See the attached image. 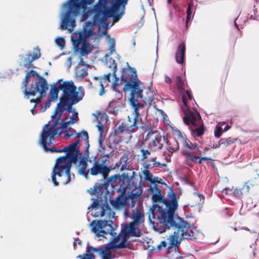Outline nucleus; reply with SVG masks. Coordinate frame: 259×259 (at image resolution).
<instances>
[{
  "instance_id": "nucleus-22",
  "label": "nucleus",
  "mask_w": 259,
  "mask_h": 259,
  "mask_svg": "<svg viewBox=\"0 0 259 259\" xmlns=\"http://www.w3.org/2000/svg\"><path fill=\"white\" fill-rule=\"evenodd\" d=\"M40 56L39 49L38 47L34 49L33 55L29 53L26 55V57L24 59L23 66L27 68L32 67V62L36 59H38Z\"/></svg>"
},
{
  "instance_id": "nucleus-26",
  "label": "nucleus",
  "mask_w": 259,
  "mask_h": 259,
  "mask_svg": "<svg viewBox=\"0 0 259 259\" xmlns=\"http://www.w3.org/2000/svg\"><path fill=\"white\" fill-rule=\"evenodd\" d=\"M142 94L143 92L140 95V97H137V100L139 103V99H140L145 104H148L151 106L153 104H155V103L153 102L154 94L150 89H149L148 91L147 92L146 96H143Z\"/></svg>"
},
{
  "instance_id": "nucleus-36",
  "label": "nucleus",
  "mask_w": 259,
  "mask_h": 259,
  "mask_svg": "<svg viewBox=\"0 0 259 259\" xmlns=\"http://www.w3.org/2000/svg\"><path fill=\"white\" fill-rule=\"evenodd\" d=\"M102 210L100 212H96L95 214L94 215V217H97L99 216L100 217H103L105 215V211L106 209H109L110 211H111V209L110 208V207L108 205V204L107 202H105L104 204H102L101 206Z\"/></svg>"
},
{
  "instance_id": "nucleus-59",
  "label": "nucleus",
  "mask_w": 259,
  "mask_h": 259,
  "mask_svg": "<svg viewBox=\"0 0 259 259\" xmlns=\"http://www.w3.org/2000/svg\"><path fill=\"white\" fill-rule=\"evenodd\" d=\"M166 242L165 241H162L161 242L160 244L157 246V248L160 249L162 247H166Z\"/></svg>"
},
{
  "instance_id": "nucleus-27",
  "label": "nucleus",
  "mask_w": 259,
  "mask_h": 259,
  "mask_svg": "<svg viewBox=\"0 0 259 259\" xmlns=\"http://www.w3.org/2000/svg\"><path fill=\"white\" fill-rule=\"evenodd\" d=\"M88 164L84 158H81L79 161V168L78 169V174L80 175L84 176L85 178H88L89 170H87Z\"/></svg>"
},
{
  "instance_id": "nucleus-24",
  "label": "nucleus",
  "mask_w": 259,
  "mask_h": 259,
  "mask_svg": "<svg viewBox=\"0 0 259 259\" xmlns=\"http://www.w3.org/2000/svg\"><path fill=\"white\" fill-rule=\"evenodd\" d=\"M186 46L184 42H182L178 47L176 53V60L179 64H183L185 58Z\"/></svg>"
},
{
  "instance_id": "nucleus-52",
  "label": "nucleus",
  "mask_w": 259,
  "mask_h": 259,
  "mask_svg": "<svg viewBox=\"0 0 259 259\" xmlns=\"http://www.w3.org/2000/svg\"><path fill=\"white\" fill-rule=\"evenodd\" d=\"M177 82L178 84V87L181 88L183 89L184 87V82L181 79V77L179 76H177Z\"/></svg>"
},
{
  "instance_id": "nucleus-8",
  "label": "nucleus",
  "mask_w": 259,
  "mask_h": 259,
  "mask_svg": "<svg viewBox=\"0 0 259 259\" xmlns=\"http://www.w3.org/2000/svg\"><path fill=\"white\" fill-rule=\"evenodd\" d=\"M91 226L93 227L92 231L98 237H104L105 234H110L113 237L116 235L115 230L117 227L112 221H93L91 223Z\"/></svg>"
},
{
  "instance_id": "nucleus-32",
  "label": "nucleus",
  "mask_w": 259,
  "mask_h": 259,
  "mask_svg": "<svg viewBox=\"0 0 259 259\" xmlns=\"http://www.w3.org/2000/svg\"><path fill=\"white\" fill-rule=\"evenodd\" d=\"M232 192L233 195L236 197H239L242 195V191L241 189H234L233 191L232 189L230 190L228 188H226L222 191L223 193H225V194H230Z\"/></svg>"
},
{
  "instance_id": "nucleus-10",
  "label": "nucleus",
  "mask_w": 259,
  "mask_h": 259,
  "mask_svg": "<svg viewBox=\"0 0 259 259\" xmlns=\"http://www.w3.org/2000/svg\"><path fill=\"white\" fill-rule=\"evenodd\" d=\"M58 86H53L50 91L51 101H54L58 98L59 90L63 91V94L60 99H63L68 96L72 91L76 90V87L72 81H63L62 79H59L57 81Z\"/></svg>"
},
{
  "instance_id": "nucleus-44",
  "label": "nucleus",
  "mask_w": 259,
  "mask_h": 259,
  "mask_svg": "<svg viewBox=\"0 0 259 259\" xmlns=\"http://www.w3.org/2000/svg\"><path fill=\"white\" fill-rule=\"evenodd\" d=\"M254 185H256V183L254 184L252 183L251 181H248L247 182L245 183V185L242 187V191L245 192H248L250 189L253 187Z\"/></svg>"
},
{
  "instance_id": "nucleus-39",
  "label": "nucleus",
  "mask_w": 259,
  "mask_h": 259,
  "mask_svg": "<svg viewBox=\"0 0 259 259\" xmlns=\"http://www.w3.org/2000/svg\"><path fill=\"white\" fill-rule=\"evenodd\" d=\"M127 158V157H122L120 158L119 162H117L114 164L113 168L118 167L121 164L122 166L120 168V170L122 171L125 169L124 164H126Z\"/></svg>"
},
{
  "instance_id": "nucleus-9",
  "label": "nucleus",
  "mask_w": 259,
  "mask_h": 259,
  "mask_svg": "<svg viewBox=\"0 0 259 259\" xmlns=\"http://www.w3.org/2000/svg\"><path fill=\"white\" fill-rule=\"evenodd\" d=\"M59 117V114H57L55 118L57 119L53 123L51 124V122L53 120L50 121L45 125L41 132L46 133L48 136H50V141L54 139L55 136L57 135L60 136L68 128V125L66 123L65 121L61 119V118Z\"/></svg>"
},
{
  "instance_id": "nucleus-25",
  "label": "nucleus",
  "mask_w": 259,
  "mask_h": 259,
  "mask_svg": "<svg viewBox=\"0 0 259 259\" xmlns=\"http://www.w3.org/2000/svg\"><path fill=\"white\" fill-rule=\"evenodd\" d=\"M178 137L184 147H187L189 150L192 151L194 150H198V145L196 144L192 143L189 140L185 137H184L180 131H179Z\"/></svg>"
},
{
  "instance_id": "nucleus-1",
  "label": "nucleus",
  "mask_w": 259,
  "mask_h": 259,
  "mask_svg": "<svg viewBox=\"0 0 259 259\" xmlns=\"http://www.w3.org/2000/svg\"><path fill=\"white\" fill-rule=\"evenodd\" d=\"M94 0H68L64 4V8L66 11L62 15L61 22L59 29L71 31L75 26V17L79 14L81 9H83L82 19L86 20L89 16L94 14L93 19L95 25L104 24L108 17L115 15H119L120 10L114 11L113 1L99 0L94 8H88L87 5H91Z\"/></svg>"
},
{
  "instance_id": "nucleus-51",
  "label": "nucleus",
  "mask_w": 259,
  "mask_h": 259,
  "mask_svg": "<svg viewBox=\"0 0 259 259\" xmlns=\"http://www.w3.org/2000/svg\"><path fill=\"white\" fill-rule=\"evenodd\" d=\"M105 137H99L98 139L99 142V151L102 152L104 150V147L103 146V142L105 139Z\"/></svg>"
},
{
  "instance_id": "nucleus-57",
  "label": "nucleus",
  "mask_w": 259,
  "mask_h": 259,
  "mask_svg": "<svg viewBox=\"0 0 259 259\" xmlns=\"http://www.w3.org/2000/svg\"><path fill=\"white\" fill-rule=\"evenodd\" d=\"M65 122L67 125L69 124H74L77 122V119L76 118L70 117V120L65 121Z\"/></svg>"
},
{
  "instance_id": "nucleus-47",
  "label": "nucleus",
  "mask_w": 259,
  "mask_h": 259,
  "mask_svg": "<svg viewBox=\"0 0 259 259\" xmlns=\"http://www.w3.org/2000/svg\"><path fill=\"white\" fill-rule=\"evenodd\" d=\"M96 126L100 133L99 137H105V134H104V127L103 124L101 122H98V123Z\"/></svg>"
},
{
  "instance_id": "nucleus-30",
  "label": "nucleus",
  "mask_w": 259,
  "mask_h": 259,
  "mask_svg": "<svg viewBox=\"0 0 259 259\" xmlns=\"http://www.w3.org/2000/svg\"><path fill=\"white\" fill-rule=\"evenodd\" d=\"M92 49L93 47L89 43L84 41L80 48V54L82 56L88 55L91 52Z\"/></svg>"
},
{
  "instance_id": "nucleus-18",
  "label": "nucleus",
  "mask_w": 259,
  "mask_h": 259,
  "mask_svg": "<svg viewBox=\"0 0 259 259\" xmlns=\"http://www.w3.org/2000/svg\"><path fill=\"white\" fill-rule=\"evenodd\" d=\"M137 225L135 223H126L123 229L120 233H122L124 239H126L129 237H140L142 235L141 231L138 228Z\"/></svg>"
},
{
  "instance_id": "nucleus-21",
  "label": "nucleus",
  "mask_w": 259,
  "mask_h": 259,
  "mask_svg": "<svg viewBox=\"0 0 259 259\" xmlns=\"http://www.w3.org/2000/svg\"><path fill=\"white\" fill-rule=\"evenodd\" d=\"M182 155L185 157L186 164L190 166L192 164V163H197L201 164L202 163V159L201 157L195 155L194 152H191L190 150H182L181 151Z\"/></svg>"
},
{
  "instance_id": "nucleus-62",
  "label": "nucleus",
  "mask_w": 259,
  "mask_h": 259,
  "mask_svg": "<svg viewBox=\"0 0 259 259\" xmlns=\"http://www.w3.org/2000/svg\"><path fill=\"white\" fill-rule=\"evenodd\" d=\"M161 179L160 178H159L158 177H155L152 180V183H161L160 181H161Z\"/></svg>"
},
{
  "instance_id": "nucleus-42",
  "label": "nucleus",
  "mask_w": 259,
  "mask_h": 259,
  "mask_svg": "<svg viewBox=\"0 0 259 259\" xmlns=\"http://www.w3.org/2000/svg\"><path fill=\"white\" fill-rule=\"evenodd\" d=\"M187 228L190 229L189 233L190 234L194 235V239H196L197 236V234L198 233V231L197 230L196 227H195L193 225H190L188 223V225H187Z\"/></svg>"
},
{
  "instance_id": "nucleus-31",
  "label": "nucleus",
  "mask_w": 259,
  "mask_h": 259,
  "mask_svg": "<svg viewBox=\"0 0 259 259\" xmlns=\"http://www.w3.org/2000/svg\"><path fill=\"white\" fill-rule=\"evenodd\" d=\"M84 35L87 37L92 35L93 33V24L91 22H86L83 27Z\"/></svg>"
},
{
  "instance_id": "nucleus-58",
  "label": "nucleus",
  "mask_w": 259,
  "mask_h": 259,
  "mask_svg": "<svg viewBox=\"0 0 259 259\" xmlns=\"http://www.w3.org/2000/svg\"><path fill=\"white\" fill-rule=\"evenodd\" d=\"M169 150H170V151L172 153L175 152L177 151H178L179 149V146L178 142H176L175 148L169 147Z\"/></svg>"
},
{
  "instance_id": "nucleus-63",
  "label": "nucleus",
  "mask_w": 259,
  "mask_h": 259,
  "mask_svg": "<svg viewBox=\"0 0 259 259\" xmlns=\"http://www.w3.org/2000/svg\"><path fill=\"white\" fill-rule=\"evenodd\" d=\"M73 114L71 117H73L74 118H76L77 121L79 119L78 116V112L76 111H75L73 109Z\"/></svg>"
},
{
  "instance_id": "nucleus-54",
  "label": "nucleus",
  "mask_w": 259,
  "mask_h": 259,
  "mask_svg": "<svg viewBox=\"0 0 259 259\" xmlns=\"http://www.w3.org/2000/svg\"><path fill=\"white\" fill-rule=\"evenodd\" d=\"M99 205V201L98 199H95L92 203V204L88 207V209H90L91 208H96Z\"/></svg>"
},
{
  "instance_id": "nucleus-5",
  "label": "nucleus",
  "mask_w": 259,
  "mask_h": 259,
  "mask_svg": "<svg viewBox=\"0 0 259 259\" xmlns=\"http://www.w3.org/2000/svg\"><path fill=\"white\" fill-rule=\"evenodd\" d=\"M167 196L170 200H167L166 199L165 208L157 204H154L150 208L151 214H149V220L153 225H156V223H161L179 217L178 214L175 213L178 204L177 194L174 192L172 188H169Z\"/></svg>"
},
{
  "instance_id": "nucleus-40",
  "label": "nucleus",
  "mask_w": 259,
  "mask_h": 259,
  "mask_svg": "<svg viewBox=\"0 0 259 259\" xmlns=\"http://www.w3.org/2000/svg\"><path fill=\"white\" fill-rule=\"evenodd\" d=\"M192 4L190 3L188 5V7L187 9V17H186V26L188 27V23L191 20L192 18V11H191V8H192Z\"/></svg>"
},
{
  "instance_id": "nucleus-43",
  "label": "nucleus",
  "mask_w": 259,
  "mask_h": 259,
  "mask_svg": "<svg viewBox=\"0 0 259 259\" xmlns=\"http://www.w3.org/2000/svg\"><path fill=\"white\" fill-rule=\"evenodd\" d=\"M109 43L110 44L109 49V54L111 55L113 53H115V42L114 39L113 38H110L109 39Z\"/></svg>"
},
{
  "instance_id": "nucleus-61",
  "label": "nucleus",
  "mask_w": 259,
  "mask_h": 259,
  "mask_svg": "<svg viewBox=\"0 0 259 259\" xmlns=\"http://www.w3.org/2000/svg\"><path fill=\"white\" fill-rule=\"evenodd\" d=\"M165 82L167 84H170L171 83V79L168 76L165 75Z\"/></svg>"
},
{
  "instance_id": "nucleus-60",
  "label": "nucleus",
  "mask_w": 259,
  "mask_h": 259,
  "mask_svg": "<svg viewBox=\"0 0 259 259\" xmlns=\"http://www.w3.org/2000/svg\"><path fill=\"white\" fill-rule=\"evenodd\" d=\"M211 146V148H213V149H217V148H219L221 147V144H220V141H219L218 143H215V142H213L212 143V145Z\"/></svg>"
},
{
  "instance_id": "nucleus-17",
  "label": "nucleus",
  "mask_w": 259,
  "mask_h": 259,
  "mask_svg": "<svg viewBox=\"0 0 259 259\" xmlns=\"http://www.w3.org/2000/svg\"><path fill=\"white\" fill-rule=\"evenodd\" d=\"M105 60L107 61V65L108 67L111 69V72L114 78V80L112 84V88L114 91H116V88L119 85V78L116 76V71L117 69L116 64L115 61L112 58L109 57L108 55L106 54L105 56ZM111 72L108 73L107 74L104 75V79L105 81L110 82V76Z\"/></svg>"
},
{
  "instance_id": "nucleus-3",
  "label": "nucleus",
  "mask_w": 259,
  "mask_h": 259,
  "mask_svg": "<svg viewBox=\"0 0 259 259\" xmlns=\"http://www.w3.org/2000/svg\"><path fill=\"white\" fill-rule=\"evenodd\" d=\"M22 84L24 88L23 94L26 99H29L30 96L34 97L38 94L39 96L36 99L30 100L31 103H35L36 105L40 103L41 99L46 97L49 89L46 79L33 70L27 71Z\"/></svg>"
},
{
  "instance_id": "nucleus-48",
  "label": "nucleus",
  "mask_w": 259,
  "mask_h": 259,
  "mask_svg": "<svg viewBox=\"0 0 259 259\" xmlns=\"http://www.w3.org/2000/svg\"><path fill=\"white\" fill-rule=\"evenodd\" d=\"M77 74L80 77H84L85 76L88 75V68L85 67L78 70L77 71Z\"/></svg>"
},
{
  "instance_id": "nucleus-7",
  "label": "nucleus",
  "mask_w": 259,
  "mask_h": 259,
  "mask_svg": "<svg viewBox=\"0 0 259 259\" xmlns=\"http://www.w3.org/2000/svg\"><path fill=\"white\" fill-rule=\"evenodd\" d=\"M81 89V87H79L77 91L74 90L64 98L60 99V102L57 104L55 112L51 116L52 120L55 119L57 114H59V118H61L65 110H67L69 113L73 112L72 105L81 101L84 96Z\"/></svg>"
},
{
  "instance_id": "nucleus-38",
  "label": "nucleus",
  "mask_w": 259,
  "mask_h": 259,
  "mask_svg": "<svg viewBox=\"0 0 259 259\" xmlns=\"http://www.w3.org/2000/svg\"><path fill=\"white\" fill-rule=\"evenodd\" d=\"M204 132V126L201 125L192 130V134L193 136L200 137L203 135Z\"/></svg>"
},
{
  "instance_id": "nucleus-46",
  "label": "nucleus",
  "mask_w": 259,
  "mask_h": 259,
  "mask_svg": "<svg viewBox=\"0 0 259 259\" xmlns=\"http://www.w3.org/2000/svg\"><path fill=\"white\" fill-rule=\"evenodd\" d=\"M56 43L57 45L61 48H63L65 44V39L61 37H58L55 39Z\"/></svg>"
},
{
  "instance_id": "nucleus-56",
  "label": "nucleus",
  "mask_w": 259,
  "mask_h": 259,
  "mask_svg": "<svg viewBox=\"0 0 259 259\" xmlns=\"http://www.w3.org/2000/svg\"><path fill=\"white\" fill-rule=\"evenodd\" d=\"M130 199L131 200V203L130 204L131 207L133 208V207H134L135 204H136L137 201L138 200V198H134H134H133L132 196H130Z\"/></svg>"
},
{
  "instance_id": "nucleus-41",
  "label": "nucleus",
  "mask_w": 259,
  "mask_h": 259,
  "mask_svg": "<svg viewBox=\"0 0 259 259\" xmlns=\"http://www.w3.org/2000/svg\"><path fill=\"white\" fill-rule=\"evenodd\" d=\"M142 190L141 188L136 187L134 190H132L130 196H132L133 198H138L139 196L142 193Z\"/></svg>"
},
{
  "instance_id": "nucleus-23",
  "label": "nucleus",
  "mask_w": 259,
  "mask_h": 259,
  "mask_svg": "<svg viewBox=\"0 0 259 259\" xmlns=\"http://www.w3.org/2000/svg\"><path fill=\"white\" fill-rule=\"evenodd\" d=\"M124 214L126 218H129L132 219L133 221L132 223H135L136 225H138L140 223L143 222L144 214L137 209L133 210L132 215L127 210L125 209Z\"/></svg>"
},
{
  "instance_id": "nucleus-49",
  "label": "nucleus",
  "mask_w": 259,
  "mask_h": 259,
  "mask_svg": "<svg viewBox=\"0 0 259 259\" xmlns=\"http://www.w3.org/2000/svg\"><path fill=\"white\" fill-rule=\"evenodd\" d=\"M52 101H51L50 99L46 101L44 103V105H42L40 108V112H44L47 110V108H49L51 106V102Z\"/></svg>"
},
{
  "instance_id": "nucleus-6",
  "label": "nucleus",
  "mask_w": 259,
  "mask_h": 259,
  "mask_svg": "<svg viewBox=\"0 0 259 259\" xmlns=\"http://www.w3.org/2000/svg\"><path fill=\"white\" fill-rule=\"evenodd\" d=\"M127 65L128 68L122 69L121 75V81L125 82L123 91L126 92L127 90H131L130 98L140 97L143 92L140 86L141 82L138 78L136 69L130 66L128 63Z\"/></svg>"
},
{
  "instance_id": "nucleus-16",
  "label": "nucleus",
  "mask_w": 259,
  "mask_h": 259,
  "mask_svg": "<svg viewBox=\"0 0 259 259\" xmlns=\"http://www.w3.org/2000/svg\"><path fill=\"white\" fill-rule=\"evenodd\" d=\"M129 101L130 102V105L134 109V111L133 114L134 115V122L133 124L130 126L131 129L134 130L135 132V129L138 128L139 125L142 122V118L140 117L139 110L144 107V104H141L139 103L137 100V98H130Z\"/></svg>"
},
{
  "instance_id": "nucleus-19",
  "label": "nucleus",
  "mask_w": 259,
  "mask_h": 259,
  "mask_svg": "<svg viewBox=\"0 0 259 259\" xmlns=\"http://www.w3.org/2000/svg\"><path fill=\"white\" fill-rule=\"evenodd\" d=\"M128 0H114L113 1V5L114 11H118L119 9L120 12L119 15H115L113 16L114 22L119 21L124 14L125 6L127 5Z\"/></svg>"
},
{
  "instance_id": "nucleus-13",
  "label": "nucleus",
  "mask_w": 259,
  "mask_h": 259,
  "mask_svg": "<svg viewBox=\"0 0 259 259\" xmlns=\"http://www.w3.org/2000/svg\"><path fill=\"white\" fill-rule=\"evenodd\" d=\"M184 107L182 108L184 114L183 117L184 122L187 125L191 124L193 126H197L201 119L200 114L198 112H194L191 111L187 106V100L183 96L182 98Z\"/></svg>"
},
{
  "instance_id": "nucleus-33",
  "label": "nucleus",
  "mask_w": 259,
  "mask_h": 259,
  "mask_svg": "<svg viewBox=\"0 0 259 259\" xmlns=\"http://www.w3.org/2000/svg\"><path fill=\"white\" fill-rule=\"evenodd\" d=\"M151 166L150 164H147L145 166V169L143 171V174H144L145 176V179L146 180L150 182L151 183L152 182L153 180V175L150 173V172L148 170V168Z\"/></svg>"
},
{
  "instance_id": "nucleus-4",
  "label": "nucleus",
  "mask_w": 259,
  "mask_h": 259,
  "mask_svg": "<svg viewBox=\"0 0 259 259\" xmlns=\"http://www.w3.org/2000/svg\"><path fill=\"white\" fill-rule=\"evenodd\" d=\"M187 225L188 223L184 221L180 217H176L174 219H170L161 223H156L154 226L155 230L160 233L165 232L170 228L177 229L174 234L169 237V244L171 246H174L175 248L178 247L181 241L184 239H194V235L190 234L187 230Z\"/></svg>"
},
{
  "instance_id": "nucleus-35",
  "label": "nucleus",
  "mask_w": 259,
  "mask_h": 259,
  "mask_svg": "<svg viewBox=\"0 0 259 259\" xmlns=\"http://www.w3.org/2000/svg\"><path fill=\"white\" fill-rule=\"evenodd\" d=\"M221 147L224 148L230 145L234 142V140L232 138H222L220 141Z\"/></svg>"
},
{
  "instance_id": "nucleus-34",
  "label": "nucleus",
  "mask_w": 259,
  "mask_h": 259,
  "mask_svg": "<svg viewBox=\"0 0 259 259\" xmlns=\"http://www.w3.org/2000/svg\"><path fill=\"white\" fill-rule=\"evenodd\" d=\"M152 199L154 202H161L165 205L166 198L161 194V193L153 194Z\"/></svg>"
},
{
  "instance_id": "nucleus-37",
  "label": "nucleus",
  "mask_w": 259,
  "mask_h": 259,
  "mask_svg": "<svg viewBox=\"0 0 259 259\" xmlns=\"http://www.w3.org/2000/svg\"><path fill=\"white\" fill-rule=\"evenodd\" d=\"M76 136L79 138L80 137H81V136H83V137H85V141H86V143H87V146L85 147V151L86 152H88L89 148V147H90L88 133L86 131H82L81 132V133H79L77 134Z\"/></svg>"
},
{
  "instance_id": "nucleus-15",
  "label": "nucleus",
  "mask_w": 259,
  "mask_h": 259,
  "mask_svg": "<svg viewBox=\"0 0 259 259\" xmlns=\"http://www.w3.org/2000/svg\"><path fill=\"white\" fill-rule=\"evenodd\" d=\"M96 159V156L95 157L93 165L89 170L90 173L92 176H97L100 174L102 176L103 178L105 179L108 176L111 170L110 168L105 164L107 159L106 158L103 159L101 162H100Z\"/></svg>"
},
{
  "instance_id": "nucleus-14",
  "label": "nucleus",
  "mask_w": 259,
  "mask_h": 259,
  "mask_svg": "<svg viewBox=\"0 0 259 259\" xmlns=\"http://www.w3.org/2000/svg\"><path fill=\"white\" fill-rule=\"evenodd\" d=\"M166 140L164 137L158 134L157 132L150 130L147 133L144 141H149L148 148L153 151L161 149L163 147L162 141Z\"/></svg>"
},
{
  "instance_id": "nucleus-45",
  "label": "nucleus",
  "mask_w": 259,
  "mask_h": 259,
  "mask_svg": "<svg viewBox=\"0 0 259 259\" xmlns=\"http://www.w3.org/2000/svg\"><path fill=\"white\" fill-rule=\"evenodd\" d=\"M140 152L142 153V160H144L148 158V157L151 154L149 150L144 149L143 148L140 149Z\"/></svg>"
},
{
  "instance_id": "nucleus-55",
  "label": "nucleus",
  "mask_w": 259,
  "mask_h": 259,
  "mask_svg": "<svg viewBox=\"0 0 259 259\" xmlns=\"http://www.w3.org/2000/svg\"><path fill=\"white\" fill-rule=\"evenodd\" d=\"M70 128H71L70 127H68V130H65L64 131V133H65V135L64 136V138L66 139L70 137L73 135V134L71 133L70 131Z\"/></svg>"
},
{
  "instance_id": "nucleus-2",
  "label": "nucleus",
  "mask_w": 259,
  "mask_h": 259,
  "mask_svg": "<svg viewBox=\"0 0 259 259\" xmlns=\"http://www.w3.org/2000/svg\"><path fill=\"white\" fill-rule=\"evenodd\" d=\"M79 140L73 142L74 145L72 146L65 156H61L56 160V163L53 167L52 172V180L55 186L59 185L57 182L56 176L61 178L63 174H65L66 179L65 180H60L61 183L65 185L70 183L72 176L74 179V175L70 172L71 164H76L77 162L78 157H81V153L79 151L78 145Z\"/></svg>"
},
{
  "instance_id": "nucleus-29",
  "label": "nucleus",
  "mask_w": 259,
  "mask_h": 259,
  "mask_svg": "<svg viewBox=\"0 0 259 259\" xmlns=\"http://www.w3.org/2000/svg\"><path fill=\"white\" fill-rule=\"evenodd\" d=\"M115 132L116 134H120L123 132H125L128 134L134 132V130L131 129L130 126L124 125L123 123H121L117 128L115 130Z\"/></svg>"
},
{
  "instance_id": "nucleus-12",
  "label": "nucleus",
  "mask_w": 259,
  "mask_h": 259,
  "mask_svg": "<svg viewBox=\"0 0 259 259\" xmlns=\"http://www.w3.org/2000/svg\"><path fill=\"white\" fill-rule=\"evenodd\" d=\"M54 142V138L50 141V136H48V135L44 132L41 133L39 143L46 152H51L52 153H67L69 149L74 145V144L72 143L71 144L69 145L68 146L65 147L63 149H58L53 146Z\"/></svg>"
},
{
  "instance_id": "nucleus-20",
  "label": "nucleus",
  "mask_w": 259,
  "mask_h": 259,
  "mask_svg": "<svg viewBox=\"0 0 259 259\" xmlns=\"http://www.w3.org/2000/svg\"><path fill=\"white\" fill-rule=\"evenodd\" d=\"M108 243L110 250L111 249L124 248L128 246L126 239H124L122 233H119L117 235L116 234L114 236L113 239Z\"/></svg>"
},
{
  "instance_id": "nucleus-28",
  "label": "nucleus",
  "mask_w": 259,
  "mask_h": 259,
  "mask_svg": "<svg viewBox=\"0 0 259 259\" xmlns=\"http://www.w3.org/2000/svg\"><path fill=\"white\" fill-rule=\"evenodd\" d=\"M111 204L115 208H119L121 206H123L126 203L125 198L121 194L117 197L115 200H112L111 201Z\"/></svg>"
},
{
  "instance_id": "nucleus-11",
  "label": "nucleus",
  "mask_w": 259,
  "mask_h": 259,
  "mask_svg": "<svg viewBox=\"0 0 259 259\" xmlns=\"http://www.w3.org/2000/svg\"><path fill=\"white\" fill-rule=\"evenodd\" d=\"M121 181V177L119 174H115L108 178V176L105 179H101L100 182L96 183L94 186V191L91 193V195L97 193L102 194L105 191H108V188L110 185L113 188L117 185V181Z\"/></svg>"
},
{
  "instance_id": "nucleus-50",
  "label": "nucleus",
  "mask_w": 259,
  "mask_h": 259,
  "mask_svg": "<svg viewBox=\"0 0 259 259\" xmlns=\"http://www.w3.org/2000/svg\"><path fill=\"white\" fill-rule=\"evenodd\" d=\"M214 134L215 137L219 138L222 134V127L217 125L214 130Z\"/></svg>"
},
{
  "instance_id": "nucleus-53",
  "label": "nucleus",
  "mask_w": 259,
  "mask_h": 259,
  "mask_svg": "<svg viewBox=\"0 0 259 259\" xmlns=\"http://www.w3.org/2000/svg\"><path fill=\"white\" fill-rule=\"evenodd\" d=\"M151 192L152 194L155 193H160L161 191L159 188H158L156 185H154L153 187H150V188Z\"/></svg>"
},
{
  "instance_id": "nucleus-64",
  "label": "nucleus",
  "mask_w": 259,
  "mask_h": 259,
  "mask_svg": "<svg viewBox=\"0 0 259 259\" xmlns=\"http://www.w3.org/2000/svg\"><path fill=\"white\" fill-rule=\"evenodd\" d=\"M257 171V177L255 178V180H256V184H258V183H259V170Z\"/></svg>"
}]
</instances>
